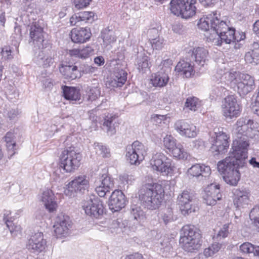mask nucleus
I'll list each match as a JSON object with an SVG mask.
<instances>
[{"mask_svg": "<svg viewBox=\"0 0 259 259\" xmlns=\"http://www.w3.org/2000/svg\"><path fill=\"white\" fill-rule=\"evenodd\" d=\"M72 138L69 137L65 143V148L60 155V167L66 172H70L77 168L80 164L81 155L75 150L74 147L69 146L67 142Z\"/></svg>", "mask_w": 259, "mask_h": 259, "instance_id": "obj_5", "label": "nucleus"}, {"mask_svg": "<svg viewBox=\"0 0 259 259\" xmlns=\"http://www.w3.org/2000/svg\"><path fill=\"white\" fill-rule=\"evenodd\" d=\"M220 185L216 184H210L204 190L203 198L204 202L208 205H214L218 200L222 198Z\"/></svg>", "mask_w": 259, "mask_h": 259, "instance_id": "obj_16", "label": "nucleus"}, {"mask_svg": "<svg viewBox=\"0 0 259 259\" xmlns=\"http://www.w3.org/2000/svg\"><path fill=\"white\" fill-rule=\"evenodd\" d=\"M187 174L190 178H207L211 174L209 166L204 164H195L188 169Z\"/></svg>", "mask_w": 259, "mask_h": 259, "instance_id": "obj_25", "label": "nucleus"}, {"mask_svg": "<svg viewBox=\"0 0 259 259\" xmlns=\"http://www.w3.org/2000/svg\"><path fill=\"white\" fill-rule=\"evenodd\" d=\"M222 109L223 115L229 119L236 117L240 114V106L233 95L228 96L224 99Z\"/></svg>", "mask_w": 259, "mask_h": 259, "instance_id": "obj_14", "label": "nucleus"}, {"mask_svg": "<svg viewBox=\"0 0 259 259\" xmlns=\"http://www.w3.org/2000/svg\"><path fill=\"white\" fill-rule=\"evenodd\" d=\"M169 80L168 74L160 70L157 73L152 75L151 82L153 86L163 87L165 86Z\"/></svg>", "mask_w": 259, "mask_h": 259, "instance_id": "obj_34", "label": "nucleus"}, {"mask_svg": "<svg viewBox=\"0 0 259 259\" xmlns=\"http://www.w3.org/2000/svg\"><path fill=\"white\" fill-rule=\"evenodd\" d=\"M208 55V51L203 48L198 47L194 48L191 57L195 59L196 63L200 67L204 66Z\"/></svg>", "mask_w": 259, "mask_h": 259, "instance_id": "obj_31", "label": "nucleus"}, {"mask_svg": "<svg viewBox=\"0 0 259 259\" xmlns=\"http://www.w3.org/2000/svg\"><path fill=\"white\" fill-rule=\"evenodd\" d=\"M60 71L67 79L73 80L81 76L77 67L74 65H62L60 68Z\"/></svg>", "mask_w": 259, "mask_h": 259, "instance_id": "obj_30", "label": "nucleus"}, {"mask_svg": "<svg viewBox=\"0 0 259 259\" xmlns=\"http://www.w3.org/2000/svg\"><path fill=\"white\" fill-rule=\"evenodd\" d=\"M217 28H219V27L216 26V28H210L208 31H206V32L204 33V35L207 41L211 42L214 45L221 46L222 40L220 35L221 30H219Z\"/></svg>", "mask_w": 259, "mask_h": 259, "instance_id": "obj_35", "label": "nucleus"}, {"mask_svg": "<svg viewBox=\"0 0 259 259\" xmlns=\"http://www.w3.org/2000/svg\"><path fill=\"white\" fill-rule=\"evenodd\" d=\"M19 114L17 109H12L10 110L8 113V117L11 120L15 119Z\"/></svg>", "mask_w": 259, "mask_h": 259, "instance_id": "obj_64", "label": "nucleus"}, {"mask_svg": "<svg viewBox=\"0 0 259 259\" xmlns=\"http://www.w3.org/2000/svg\"><path fill=\"white\" fill-rule=\"evenodd\" d=\"M201 106V101L196 97H189L185 104V109L195 111Z\"/></svg>", "mask_w": 259, "mask_h": 259, "instance_id": "obj_41", "label": "nucleus"}, {"mask_svg": "<svg viewBox=\"0 0 259 259\" xmlns=\"http://www.w3.org/2000/svg\"><path fill=\"white\" fill-rule=\"evenodd\" d=\"M180 243L186 251L194 252L201 246L200 230L192 225H186L182 229Z\"/></svg>", "mask_w": 259, "mask_h": 259, "instance_id": "obj_3", "label": "nucleus"}, {"mask_svg": "<svg viewBox=\"0 0 259 259\" xmlns=\"http://www.w3.org/2000/svg\"><path fill=\"white\" fill-rule=\"evenodd\" d=\"M6 224L12 235L17 236L18 233H21V229L20 226L15 225L12 221L9 220H7Z\"/></svg>", "mask_w": 259, "mask_h": 259, "instance_id": "obj_52", "label": "nucleus"}, {"mask_svg": "<svg viewBox=\"0 0 259 259\" xmlns=\"http://www.w3.org/2000/svg\"><path fill=\"white\" fill-rule=\"evenodd\" d=\"M233 203L237 208L244 207L249 201L250 192L246 189H235L233 191Z\"/></svg>", "mask_w": 259, "mask_h": 259, "instance_id": "obj_24", "label": "nucleus"}, {"mask_svg": "<svg viewBox=\"0 0 259 259\" xmlns=\"http://www.w3.org/2000/svg\"><path fill=\"white\" fill-rule=\"evenodd\" d=\"M71 227V222L67 215L60 214L56 218L53 226L54 233L57 238L66 236Z\"/></svg>", "mask_w": 259, "mask_h": 259, "instance_id": "obj_19", "label": "nucleus"}, {"mask_svg": "<svg viewBox=\"0 0 259 259\" xmlns=\"http://www.w3.org/2000/svg\"><path fill=\"white\" fill-rule=\"evenodd\" d=\"M150 43L152 48L156 50H161L165 45L164 39L161 37L155 38L152 37Z\"/></svg>", "mask_w": 259, "mask_h": 259, "instance_id": "obj_51", "label": "nucleus"}, {"mask_svg": "<svg viewBox=\"0 0 259 259\" xmlns=\"http://www.w3.org/2000/svg\"><path fill=\"white\" fill-rule=\"evenodd\" d=\"M187 58L186 60H180L175 67V70L186 77H191L194 74V65Z\"/></svg>", "mask_w": 259, "mask_h": 259, "instance_id": "obj_28", "label": "nucleus"}, {"mask_svg": "<svg viewBox=\"0 0 259 259\" xmlns=\"http://www.w3.org/2000/svg\"><path fill=\"white\" fill-rule=\"evenodd\" d=\"M150 165L153 170L163 175H168L174 170L172 160L161 152H157L150 160Z\"/></svg>", "mask_w": 259, "mask_h": 259, "instance_id": "obj_7", "label": "nucleus"}, {"mask_svg": "<svg viewBox=\"0 0 259 259\" xmlns=\"http://www.w3.org/2000/svg\"><path fill=\"white\" fill-rule=\"evenodd\" d=\"M249 144L246 139L244 137H239L233 141L232 149L233 150L232 158H235L236 160L241 161L242 163H246V159L247 158V147Z\"/></svg>", "mask_w": 259, "mask_h": 259, "instance_id": "obj_11", "label": "nucleus"}, {"mask_svg": "<svg viewBox=\"0 0 259 259\" xmlns=\"http://www.w3.org/2000/svg\"><path fill=\"white\" fill-rule=\"evenodd\" d=\"M91 35L90 30L87 27L74 28L70 32L71 39L75 43H83L90 38Z\"/></svg>", "mask_w": 259, "mask_h": 259, "instance_id": "obj_26", "label": "nucleus"}, {"mask_svg": "<svg viewBox=\"0 0 259 259\" xmlns=\"http://www.w3.org/2000/svg\"><path fill=\"white\" fill-rule=\"evenodd\" d=\"M89 185V182L84 175L75 177L66 185L64 194L70 197H74L78 193H82Z\"/></svg>", "mask_w": 259, "mask_h": 259, "instance_id": "obj_10", "label": "nucleus"}, {"mask_svg": "<svg viewBox=\"0 0 259 259\" xmlns=\"http://www.w3.org/2000/svg\"><path fill=\"white\" fill-rule=\"evenodd\" d=\"M126 202L125 197L123 192L120 190H115L110 196L109 207L113 212L118 211L124 207Z\"/></svg>", "mask_w": 259, "mask_h": 259, "instance_id": "obj_22", "label": "nucleus"}, {"mask_svg": "<svg viewBox=\"0 0 259 259\" xmlns=\"http://www.w3.org/2000/svg\"><path fill=\"white\" fill-rule=\"evenodd\" d=\"M64 98L67 100L77 101L80 99L79 90L75 87L64 86L63 88Z\"/></svg>", "mask_w": 259, "mask_h": 259, "instance_id": "obj_37", "label": "nucleus"}, {"mask_svg": "<svg viewBox=\"0 0 259 259\" xmlns=\"http://www.w3.org/2000/svg\"><path fill=\"white\" fill-rule=\"evenodd\" d=\"M94 50L90 46H87L82 49H79L80 58L85 59L90 56V54L93 53Z\"/></svg>", "mask_w": 259, "mask_h": 259, "instance_id": "obj_57", "label": "nucleus"}, {"mask_svg": "<svg viewBox=\"0 0 259 259\" xmlns=\"http://www.w3.org/2000/svg\"><path fill=\"white\" fill-rule=\"evenodd\" d=\"M100 96V91L97 87H93L89 93V99L91 101H94Z\"/></svg>", "mask_w": 259, "mask_h": 259, "instance_id": "obj_55", "label": "nucleus"}, {"mask_svg": "<svg viewBox=\"0 0 259 259\" xmlns=\"http://www.w3.org/2000/svg\"><path fill=\"white\" fill-rule=\"evenodd\" d=\"M241 161L236 160L231 156L226 157L219 161L217 164L218 171L223 175L225 182L231 186H236L240 179L239 168L242 167L245 163L240 164Z\"/></svg>", "mask_w": 259, "mask_h": 259, "instance_id": "obj_2", "label": "nucleus"}, {"mask_svg": "<svg viewBox=\"0 0 259 259\" xmlns=\"http://www.w3.org/2000/svg\"><path fill=\"white\" fill-rule=\"evenodd\" d=\"M240 250L246 253H252L253 255H259V246H254L249 242L244 243L240 246Z\"/></svg>", "mask_w": 259, "mask_h": 259, "instance_id": "obj_42", "label": "nucleus"}, {"mask_svg": "<svg viewBox=\"0 0 259 259\" xmlns=\"http://www.w3.org/2000/svg\"><path fill=\"white\" fill-rule=\"evenodd\" d=\"M174 127L181 136L186 138H194L198 132L196 126L194 124L184 120L177 121Z\"/></svg>", "mask_w": 259, "mask_h": 259, "instance_id": "obj_17", "label": "nucleus"}, {"mask_svg": "<svg viewBox=\"0 0 259 259\" xmlns=\"http://www.w3.org/2000/svg\"><path fill=\"white\" fill-rule=\"evenodd\" d=\"M170 151L174 157L179 159H187L188 157V153L180 143H177Z\"/></svg>", "mask_w": 259, "mask_h": 259, "instance_id": "obj_40", "label": "nucleus"}, {"mask_svg": "<svg viewBox=\"0 0 259 259\" xmlns=\"http://www.w3.org/2000/svg\"><path fill=\"white\" fill-rule=\"evenodd\" d=\"M41 200L49 212H53L56 210L57 204L55 200L54 195L51 190H47L44 191Z\"/></svg>", "mask_w": 259, "mask_h": 259, "instance_id": "obj_29", "label": "nucleus"}, {"mask_svg": "<svg viewBox=\"0 0 259 259\" xmlns=\"http://www.w3.org/2000/svg\"><path fill=\"white\" fill-rule=\"evenodd\" d=\"M176 140L171 135H166L163 140L164 146L170 151L177 144Z\"/></svg>", "mask_w": 259, "mask_h": 259, "instance_id": "obj_47", "label": "nucleus"}, {"mask_svg": "<svg viewBox=\"0 0 259 259\" xmlns=\"http://www.w3.org/2000/svg\"><path fill=\"white\" fill-rule=\"evenodd\" d=\"M126 80V78H125L124 76L120 78V81H118L112 77L107 82L106 85L109 88L121 87L125 83Z\"/></svg>", "mask_w": 259, "mask_h": 259, "instance_id": "obj_49", "label": "nucleus"}, {"mask_svg": "<svg viewBox=\"0 0 259 259\" xmlns=\"http://www.w3.org/2000/svg\"><path fill=\"white\" fill-rule=\"evenodd\" d=\"M46 241L44 239L41 232L35 233L28 240L26 245L27 248L32 252H40L46 248Z\"/></svg>", "mask_w": 259, "mask_h": 259, "instance_id": "obj_21", "label": "nucleus"}, {"mask_svg": "<svg viewBox=\"0 0 259 259\" xmlns=\"http://www.w3.org/2000/svg\"><path fill=\"white\" fill-rule=\"evenodd\" d=\"M172 30L176 33L182 34L186 31V28L182 24L178 23L172 25Z\"/></svg>", "mask_w": 259, "mask_h": 259, "instance_id": "obj_59", "label": "nucleus"}, {"mask_svg": "<svg viewBox=\"0 0 259 259\" xmlns=\"http://www.w3.org/2000/svg\"><path fill=\"white\" fill-rule=\"evenodd\" d=\"M253 124V121L250 119H246L243 118H240L235 124V133L237 138L246 136L247 131Z\"/></svg>", "mask_w": 259, "mask_h": 259, "instance_id": "obj_32", "label": "nucleus"}, {"mask_svg": "<svg viewBox=\"0 0 259 259\" xmlns=\"http://www.w3.org/2000/svg\"><path fill=\"white\" fill-rule=\"evenodd\" d=\"M44 32L42 27L38 22H34L30 27L29 36L30 40L29 43H32L34 48L43 49L44 41Z\"/></svg>", "mask_w": 259, "mask_h": 259, "instance_id": "obj_18", "label": "nucleus"}, {"mask_svg": "<svg viewBox=\"0 0 259 259\" xmlns=\"http://www.w3.org/2000/svg\"><path fill=\"white\" fill-rule=\"evenodd\" d=\"M222 247V244L214 242L204 250V254L206 257L212 256L218 252Z\"/></svg>", "mask_w": 259, "mask_h": 259, "instance_id": "obj_45", "label": "nucleus"}, {"mask_svg": "<svg viewBox=\"0 0 259 259\" xmlns=\"http://www.w3.org/2000/svg\"><path fill=\"white\" fill-rule=\"evenodd\" d=\"M224 76L228 82H232L237 87V92L241 96L246 95L254 88V78L248 74L232 69L226 72Z\"/></svg>", "mask_w": 259, "mask_h": 259, "instance_id": "obj_4", "label": "nucleus"}, {"mask_svg": "<svg viewBox=\"0 0 259 259\" xmlns=\"http://www.w3.org/2000/svg\"><path fill=\"white\" fill-rule=\"evenodd\" d=\"M151 119L153 123L158 124L161 123L162 121L165 120L166 118L164 115L154 114L152 115Z\"/></svg>", "mask_w": 259, "mask_h": 259, "instance_id": "obj_60", "label": "nucleus"}, {"mask_svg": "<svg viewBox=\"0 0 259 259\" xmlns=\"http://www.w3.org/2000/svg\"><path fill=\"white\" fill-rule=\"evenodd\" d=\"M5 141L6 143L7 147L9 149H13L15 146V142L13 141V134L11 133H8L4 137Z\"/></svg>", "mask_w": 259, "mask_h": 259, "instance_id": "obj_54", "label": "nucleus"}, {"mask_svg": "<svg viewBox=\"0 0 259 259\" xmlns=\"http://www.w3.org/2000/svg\"><path fill=\"white\" fill-rule=\"evenodd\" d=\"M139 200L145 207L154 210L161 204L164 196V190L158 184H146L139 192Z\"/></svg>", "mask_w": 259, "mask_h": 259, "instance_id": "obj_1", "label": "nucleus"}, {"mask_svg": "<svg viewBox=\"0 0 259 259\" xmlns=\"http://www.w3.org/2000/svg\"><path fill=\"white\" fill-rule=\"evenodd\" d=\"M36 57L37 63L44 68L50 66L54 62V53L50 50L40 51Z\"/></svg>", "mask_w": 259, "mask_h": 259, "instance_id": "obj_27", "label": "nucleus"}, {"mask_svg": "<svg viewBox=\"0 0 259 259\" xmlns=\"http://www.w3.org/2000/svg\"><path fill=\"white\" fill-rule=\"evenodd\" d=\"M99 177V184L95 190L100 197H103L113 189L114 183L113 179L107 173L100 175Z\"/></svg>", "mask_w": 259, "mask_h": 259, "instance_id": "obj_20", "label": "nucleus"}, {"mask_svg": "<svg viewBox=\"0 0 259 259\" xmlns=\"http://www.w3.org/2000/svg\"><path fill=\"white\" fill-rule=\"evenodd\" d=\"M115 117L113 116H107L104 120L102 128L106 131L108 135H113L116 133L117 123L115 121Z\"/></svg>", "mask_w": 259, "mask_h": 259, "instance_id": "obj_36", "label": "nucleus"}, {"mask_svg": "<svg viewBox=\"0 0 259 259\" xmlns=\"http://www.w3.org/2000/svg\"><path fill=\"white\" fill-rule=\"evenodd\" d=\"M178 202L180 209L184 215L188 214L195 211L193 196L188 191H183L178 196Z\"/></svg>", "mask_w": 259, "mask_h": 259, "instance_id": "obj_15", "label": "nucleus"}, {"mask_svg": "<svg viewBox=\"0 0 259 259\" xmlns=\"http://www.w3.org/2000/svg\"><path fill=\"white\" fill-rule=\"evenodd\" d=\"M82 208L87 215L96 219L100 218L104 213L102 201L94 195L87 197L83 202Z\"/></svg>", "mask_w": 259, "mask_h": 259, "instance_id": "obj_9", "label": "nucleus"}, {"mask_svg": "<svg viewBox=\"0 0 259 259\" xmlns=\"http://www.w3.org/2000/svg\"><path fill=\"white\" fill-rule=\"evenodd\" d=\"M249 218L254 225L259 228V205L254 206L251 209Z\"/></svg>", "mask_w": 259, "mask_h": 259, "instance_id": "obj_46", "label": "nucleus"}, {"mask_svg": "<svg viewBox=\"0 0 259 259\" xmlns=\"http://www.w3.org/2000/svg\"><path fill=\"white\" fill-rule=\"evenodd\" d=\"M78 15L79 19L81 21L92 22L94 20V13L92 12H81L79 13Z\"/></svg>", "mask_w": 259, "mask_h": 259, "instance_id": "obj_50", "label": "nucleus"}, {"mask_svg": "<svg viewBox=\"0 0 259 259\" xmlns=\"http://www.w3.org/2000/svg\"><path fill=\"white\" fill-rule=\"evenodd\" d=\"M101 38L104 45L107 46L116 40V36L113 30L106 28L101 31Z\"/></svg>", "mask_w": 259, "mask_h": 259, "instance_id": "obj_38", "label": "nucleus"}, {"mask_svg": "<svg viewBox=\"0 0 259 259\" xmlns=\"http://www.w3.org/2000/svg\"><path fill=\"white\" fill-rule=\"evenodd\" d=\"M231 225V224L230 223L224 224L220 229L215 237L218 240L227 237L230 233V226Z\"/></svg>", "mask_w": 259, "mask_h": 259, "instance_id": "obj_48", "label": "nucleus"}, {"mask_svg": "<svg viewBox=\"0 0 259 259\" xmlns=\"http://www.w3.org/2000/svg\"><path fill=\"white\" fill-rule=\"evenodd\" d=\"M217 22H213L216 26V24H218L219 30H221V32H220V35L221 36V39L222 40V44L224 42L226 44H230L231 42L237 41L239 42L241 40H243L245 38V35L244 33H242L240 39H238L235 35V30L234 28H231L229 27L228 25L226 24V22L223 20L219 22L218 20H216Z\"/></svg>", "mask_w": 259, "mask_h": 259, "instance_id": "obj_12", "label": "nucleus"}, {"mask_svg": "<svg viewBox=\"0 0 259 259\" xmlns=\"http://www.w3.org/2000/svg\"><path fill=\"white\" fill-rule=\"evenodd\" d=\"M92 0H73L72 4L74 8L80 10L88 7Z\"/></svg>", "mask_w": 259, "mask_h": 259, "instance_id": "obj_53", "label": "nucleus"}, {"mask_svg": "<svg viewBox=\"0 0 259 259\" xmlns=\"http://www.w3.org/2000/svg\"><path fill=\"white\" fill-rule=\"evenodd\" d=\"M124 76L125 78H127V73L123 70L120 69L116 71L114 73V75L113 77L115 79H117L118 81H120V78Z\"/></svg>", "mask_w": 259, "mask_h": 259, "instance_id": "obj_62", "label": "nucleus"}, {"mask_svg": "<svg viewBox=\"0 0 259 259\" xmlns=\"http://www.w3.org/2000/svg\"><path fill=\"white\" fill-rule=\"evenodd\" d=\"M94 149L97 155L103 157H108L110 156L109 150L102 143H95Z\"/></svg>", "mask_w": 259, "mask_h": 259, "instance_id": "obj_44", "label": "nucleus"}, {"mask_svg": "<svg viewBox=\"0 0 259 259\" xmlns=\"http://www.w3.org/2000/svg\"><path fill=\"white\" fill-rule=\"evenodd\" d=\"M193 147L197 149H203L205 147V142L201 139H197L193 142Z\"/></svg>", "mask_w": 259, "mask_h": 259, "instance_id": "obj_61", "label": "nucleus"}, {"mask_svg": "<svg viewBox=\"0 0 259 259\" xmlns=\"http://www.w3.org/2000/svg\"><path fill=\"white\" fill-rule=\"evenodd\" d=\"M150 64V62L149 57L144 54H141L138 56L137 65L139 71L146 72L149 69Z\"/></svg>", "mask_w": 259, "mask_h": 259, "instance_id": "obj_39", "label": "nucleus"}, {"mask_svg": "<svg viewBox=\"0 0 259 259\" xmlns=\"http://www.w3.org/2000/svg\"><path fill=\"white\" fill-rule=\"evenodd\" d=\"M162 219L164 223L166 225L168 223L171 222L172 219V212L171 209H168L166 210V212L163 213L161 214Z\"/></svg>", "mask_w": 259, "mask_h": 259, "instance_id": "obj_58", "label": "nucleus"}, {"mask_svg": "<svg viewBox=\"0 0 259 259\" xmlns=\"http://www.w3.org/2000/svg\"><path fill=\"white\" fill-rule=\"evenodd\" d=\"M220 16L219 14H217L215 12L201 18L197 24L198 28L204 31L205 33L206 32V31H208L210 29L209 28V23L211 24V28H216V26H218L219 25L216 24L215 26L213 25L214 24L213 22L215 23L217 22L216 20L220 22L221 21Z\"/></svg>", "mask_w": 259, "mask_h": 259, "instance_id": "obj_23", "label": "nucleus"}, {"mask_svg": "<svg viewBox=\"0 0 259 259\" xmlns=\"http://www.w3.org/2000/svg\"><path fill=\"white\" fill-rule=\"evenodd\" d=\"M195 3L196 0H171L170 11L174 15L187 19L196 13Z\"/></svg>", "mask_w": 259, "mask_h": 259, "instance_id": "obj_6", "label": "nucleus"}, {"mask_svg": "<svg viewBox=\"0 0 259 259\" xmlns=\"http://www.w3.org/2000/svg\"><path fill=\"white\" fill-rule=\"evenodd\" d=\"M147 154L145 146L139 141H135L126 147L125 156L131 164H139Z\"/></svg>", "mask_w": 259, "mask_h": 259, "instance_id": "obj_8", "label": "nucleus"}, {"mask_svg": "<svg viewBox=\"0 0 259 259\" xmlns=\"http://www.w3.org/2000/svg\"><path fill=\"white\" fill-rule=\"evenodd\" d=\"M172 60L169 59H167L163 60L161 62V65H162V67L161 70H162L163 72L168 74L170 72L171 66L172 65Z\"/></svg>", "mask_w": 259, "mask_h": 259, "instance_id": "obj_56", "label": "nucleus"}, {"mask_svg": "<svg viewBox=\"0 0 259 259\" xmlns=\"http://www.w3.org/2000/svg\"><path fill=\"white\" fill-rule=\"evenodd\" d=\"M148 33L150 36V41L152 40V37L154 38L160 37L159 36V31L155 28H153L149 30Z\"/></svg>", "mask_w": 259, "mask_h": 259, "instance_id": "obj_63", "label": "nucleus"}, {"mask_svg": "<svg viewBox=\"0 0 259 259\" xmlns=\"http://www.w3.org/2000/svg\"><path fill=\"white\" fill-rule=\"evenodd\" d=\"M244 59L247 63L254 64L259 63V44L258 42L253 43L252 49L245 54Z\"/></svg>", "mask_w": 259, "mask_h": 259, "instance_id": "obj_33", "label": "nucleus"}, {"mask_svg": "<svg viewBox=\"0 0 259 259\" xmlns=\"http://www.w3.org/2000/svg\"><path fill=\"white\" fill-rule=\"evenodd\" d=\"M214 130L215 132L212 135V138L214 139V142L211 147V150L214 153L215 155L225 153L229 148V144L228 141L229 137L225 133L222 131L217 132V131H219V129Z\"/></svg>", "mask_w": 259, "mask_h": 259, "instance_id": "obj_13", "label": "nucleus"}, {"mask_svg": "<svg viewBox=\"0 0 259 259\" xmlns=\"http://www.w3.org/2000/svg\"><path fill=\"white\" fill-rule=\"evenodd\" d=\"M131 214L135 220L141 222L145 218L144 212L141 207L137 205H132L131 207Z\"/></svg>", "mask_w": 259, "mask_h": 259, "instance_id": "obj_43", "label": "nucleus"}]
</instances>
